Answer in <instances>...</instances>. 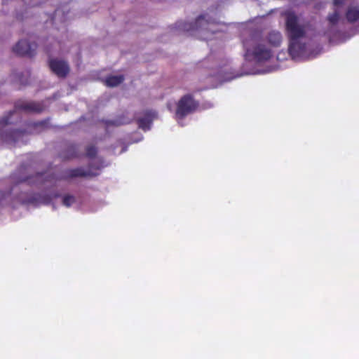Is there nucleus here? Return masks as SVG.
Listing matches in <instances>:
<instances>
[{
  "label": "nucleus",
  "instance_id": "f257e3e1",
  "mask_svg": "<svg viewBox=\"0 0 359 359\" xmlns=\"http://www.w3.org/2000/svg\"><path fill=\"white\" fill-rule=\"evenodd\" d=\"M283 15L285 17V33L289 39V54L292 58L298 57L305 50V44L301 43L300 39L306 36V27L299 23L294 12L286 11Z\"/></svg>",
  "mask_w": 359,
  "mask_h": 359
},
{
  "label": "nucleus",
  "instance_id": "f03ea898",
  "mask_svg": "<svg viewBox=\"0 0 359 359\" xmlns=\"http://www.w3.org/2000/svg\"><path fill=\"white\" fill-rule=\"evenodd\" d=\"M102 168V165L101 164L93 165L92 163H89L87 170L83 167L67 169L64 171L60 178H57L55 174L38 172L34 176L28 177L23 181L32 184H44L46 182H53L57 180L68 181L77 177H94L97 176L98 173L93 170H100Z\"/></svg>",
  "mask_w": 359,
  "mask_h": 359
},
{
  "label": "nucleus",
  "instance_id": "7ed1b4c3",
  "mask_svg": "<svg viewBox=\"0 0 359 359\" xmlns=\"http://www.w3.org/2000/svg\"><path fill=\"white\" fill-rule=\"evenodd\" d=\"M245 49V59L248 61L262 62L269 60L272 57L271 49L264 44L257 43V39L253 34L243 40Z\"/></svg>",
  "mask_w": 359,
  "mask_h": 359
},
{
  "label": "nucleus",
  "instance_id": "20e7f679",
  "mask_svg": "<svg viewBox=\"0 0 359 359\" xmlns=\"http://www.w3.org/2000/svg\"><path fill=\"white\" fill-rule=\"evenodd\" d=\"M216 24L217 21L215 18L205 13L200 15L194 22H179L178 27L187 32L196 31L212 32L210 27Z\"/></svg>",
  "mask_w": 359,
  "mask_h": 359
},
{
  "label": "nucleus",
  "instance_id": "39448f33",
  "mask_svg": "<svg viewBox=\"0 0 359 359\" xmlns=\"http://www.w3.org/2000/svg\"><path fill=\"white\" fill-rule=\"evenodd\" d=\"M199 102L194 98L191 94L183 95L177 102L175 116L178 119H183L189 114L196 111Z\"/></svg>",
  "mask_w": 359,
  "mask_h": 359
},
{
  "label": "nucleus",
  "instance_id": "423d86ee",
  "mask_svg": "<svg viewBox=\"0 0 359 359\" xmlns=\"http://www.w3.org/2000/svg\"><path fill=\"white\" fill-rule=\"evenodd\" d=\"M10 123L9 117L0 118V139L6 142H16L27 133L25 130H8L6 128Z\"/></svg>",
  "mask_w": 359,
  "mask_h": 359
},
{
  "label": "nucleus",
  "instance_id": "0eeeda50",
  "mask_svg": "<svg viewBox=\"0 0 359 359\" xmlns=\"http://www.w3.org/2000/svg\"><path fill=\"white\" fill-rule=\"evenodd\" d=\"M37 46L35 41L21 39L13 48V50L18 55L32 57L36 55Z\"/></svg>",
  "mask_w": 359,
  "mask_h": 359
},
{
  "label": "nucleus",
  "instance_id": "6e6552de",
  "mask_svg": "<svg viewBox=\"0 0 359 359\" xmlns=\"http://www.w3.org/2000/svg\"><path fill=\"white\" fill-rule=\"evenodd\" d=\"M48 67L50 71L59 78H66L70 72L68 62L64 60L50 58Z\"/></svg>",
  "mask_w": 359,
  "mask_h": 359
},
{
  "label": "nucleus",
  "instance_id": "1a4fd4ad",
  "mask_svg": "<svg viewBox=\"0 0 359 359\" xmlns=\"http://www.w3.org/2000/svg\"><path fill=\"white\" fill-rule=\"evenodd\" d=\"M15 109L27 113L40 114L44 110V105L40 102L18 100L15 103Z\"/></svg>",
  "mask_w": 359,
  "mask_h": 359
},
{
  "label": "nucleus",
  "instance_id": "9d476101",
  "mask_svg": "<svg viewBox=\"0 0 359 359\" xmlns=\"http://www.w3.org/2000/svg\"><path fill=\"white\" fill-rule=\"evenodd\" d=\"M79 147L74 143H67L65 147L60 151L59 157L62 161H69L73 158H78L79 154Z\"/></svg>",
  "mask_w": 359,
  "mask_h": 359
},
{
  "label": "nucleus",
  "instance_id": "9b49d317",
  "mask_svg": "<svg viewBox=\"0 0 359 359\" xmlns=\"http://www.w3.org/2000/svg\"><path fill=\"white\" fill-rule=\"evenodd\" d=\"M345 17L349 23H355L359 20V4H351L348 6L345 12Z\"/></svg>",
  "mask_w": 359,
  "mask_h": 359
},
{
  "label": "nucleus",
  "instance_id": "f8f14e48",
  "mask_svg": "<svg viewBox=\"0 0 359 359\" xmlns=\"http://www.w3.org/2000/svg\"><path fill=\"white\" fill-rule=\"evenodd\" d=\"M268 43L273 47H278L280 46L283 37L282 34L278 31H271L269 33L266 37Z\"/></svg>",
  "mask_w": 359,
  "mask_h": 359
},
{
  "label": "nucleus",
  "instance_id": "ddd939ff",
  "mask_svg": "<svg viewBox=\"0 0 359 359\" xmlns=\"http://www.w3.org/2000/svg\"><path fill=\"white\" fill-rule=\"evenodd\" d=\"M152 116L153 112L147 111L145 113V117L138 118L137 122L139 128L144 130H149L152 122Z\"/></svg>",
  "mask_w": 359,
  "mask_h": 359
},
{
  "label": "nucleus",
  "instance_id": "4468645a",
  "mask_svg": "<svg viewBox=\"0 0 359 359\" xmlns=\"http://www.w3.org/2000/svg\"><path fill=\"white\" fill-rule=\"evenodd\" d=\"M123 81L124 76L123 75L109 76L106 79L105 83L107 86L115 87L121 84Z\"/></svg>",
  "mask_w": 359,
  "mask_h": 359
},
{
  "label": "nucleus",
  "instance_id": "2eb2a0df",
  "mask_svg": "<svg viewBox=\"0 0 359 359\" xmlns=\"http://www.w3.org/2000/svg\"><path fill=\"white\" fill-rule=\"evenodd\" d=\"M102 122L104 123L107 128H109L110 126L118 127L121 125L128 124L130 123V121L128 119L119 117L116 120H102Z\"/></svg>",
  "mask_w": 359,
  "mask_h": 359
},
{
  "label": "nucleus",
  "instance_id": "dca6fc26",
  "mask_svg": "<svg viewBox=\"0 0 359 359\" xmlns=\"http://www.w3.org/2000/svg\"><path fill=\"white\" fill-rule=\"evenodd\" d=\"M339 18V12L337 10H335L333 13H330L327 15V20L330 25L334 26L338 23Z\"/></svg>",
  "mask_w": 359,
  "mask_h": 359
},
{
  "label": "nucleus",
  "instance_id": "f3484780",
  "mask_svg": "<svg viewBox=\"0 0 359 359\" xmlns=\"http://www.w3.org/2000/svg\"><path fill=\"white\" fill-rule=\"evenodd\" d=\"M97 154V149L94 145H89L86 148V156L88 158H94Z\"/></svg>",
  "mask_w": 359,
  "mask_h": 359
},
{
  "label": "nucleus",
  "instance_id": "a211bd4d",
  "mask_svg": "<svg viewBox=\"0 0 359 359\" xmlns=\"http://www.w3.org/2000/svg\"><path fill=\"white\" fill-rule=\"evenodd\" d=\"M75 202V197L72 195L66 194L62 198V204L66 207H70Z\"/></svg>",
  "mask_w": 359,
  "mask_h": 359
},
{
  "label": "nucleus",
  "instance_id": "6ab92c4d",
  "mask_svg": "<svg viewBox=\"0 0 359 359\" xmlns=\"http://www.w3.org/2000/svg\"><path fill=\"white\" fill-rule=\"evenodd\" d=\"M346 0H333V4L335 6H341L344 4Z\"/></svg>",
  "mask_w": 359,
  "mask_h": 359
},
{
  "label": "nucleus",
  "instance_id": "aec40b11",
  "mask_svg": "<svg viewBox=\"0 0 359 359\" xmlns=\"http://www.w3.org/2000/svg\"><path fill=\"white\" fill-rule=\"evenodd\" d=\"M45 125H46V121H44L34 123V127H43Z\"/></svg>",
  "mask_w": 359,
  "mask_h": 359
},
{
  "label": "nucleus",
  "instance_id": "412c9836",
  "mask_svg": "<svg viewBox=\"0 0 359 359\" xmlns=\"http://www.w3.org/2000/svg\"><path fill=\"white\" fill-rule=\"evenodd\" d=\"M22 1L25 2V4L26 5L29 6H35L34 4H32L31 2L29 1V0H22Z\"/></svg>",
  "mask_w": 359,
  "mask_h": 359
},
{
  "label": "nucleus",
  "instance_id": "4be33fe9",
  "mask_svg": "<svg viewBox=\"0 0 359 359\" xmlns=\"http://www.w3.org/2000/svg\"><path fill=\"white\" fill-rule=\"evenodd\" d=\"M19 81H20L21 83H23V84H26L27 83L26 82H23L20 78H19Z\"/></svg>",
  "mask_w": 359,
  "mask_h": 359
}]
</instances>
